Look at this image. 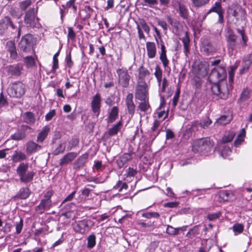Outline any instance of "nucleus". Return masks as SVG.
Wrapping results in <instances>:
<instances>
[{"mask_svg":"<svg viewBox=\"0 0 252 252\" xmlns=\"http://www.w3.org/2000/svg\"><path fill=\"white\" fill-rule=\"evenodd\" d=\"M28 163H21L17 169V173L21 182L28 183L31 182L33 178L35 173L32 171H29Z\"/></svg>","mask_w":252,"mask_h":252,"instance_id":"1","label":"nucleus"},{"mask_svg":"<svg viewBox=\"0 0 252 252\" xmlns=\"http://www.w3.org/2000/svg\"><path fill=\"white\" fill-rule=\"evenodd\" d=\"M7 93L11 97L20 98L25 93V86L20 81L11 83L7 89Z\"/></svg>","mask_w":252,"mask_h":252,"instance_id":"2","label":"nucleus"},{"mask_svg":"<svg viewBox=\"0 0 252 252\" xmlns=\"http://www.w3.org/2000/svg\"><path fill=\"white\" fill-rule=\"evenodd\" d=\"M228 13L233 16L236 23L245 21L246 19V12L242 6L238 4H233L228 9Z\"/></svg>","mask_w":252,"mask_h":252,"instance_id":"3","label":"nucleus"},{"mask_svg":"<svg viewBox=\"0 0 252 252\" xmlns=\"http://www.w3.org/2000/svg\"><path fill=\"white\" fill-rule=\"evenodd\" d=\"M53 194V191L52 190H49L46 192L40 204L36 207L35 210L42 214L45 210H49L52 206V202L51 197Z\"/></svg>","mask_w":252,"mask_h":252,"instance_id":"4","label":"nucleus"},{"mask_svg":"<svg viewBox=\"0 0 252 252\" xmlns=\"http://www.w3.org/2000/svg\"><path fill=\"white\" fill-rule=\"evenodd\" d=\"M226 77V73L224 67L217 66L211 70L209 79L213 82H221Z\"/></svg>","mask_w":252,"mask_h":252,"instance_id":"5","label":"nucleus"},{"mask_svg":"<svg viewBox=\"0 0 252 252\" xmlns=\"http://www.w3.org/2000/svg\"><path fill=\"white\" fill-rule=\"evenodd\" d=\"M209 70V63L207 62H200L196 63L194 67V72L198 78L206 76Z\"/></svg>","mask_w":252,"mask_h":252,"instance_id":"6","label":"nucleus"},{"mask_svg":"<svg viewBox=\"0 0 252 252\" xmlns=\"http://www.w3.org/2000/svg\"><path fill=\"white\" fill-rule=\"evenodd\" d=\"M148 86L147 83H137L135 89V97L140 100H145L147 98Z\"/></svg>","mask_w":252,"mask_h":252,"instance_id":"7","label":"nucleus"},{"mask_svg":"<svg viewBox=\"0 0 252 252\" xmlns=\"http://www.w3.org/2000/svg\"><path fill=\"white\" fill-rule=\"evenodd\" d=\"M32 37L31 34H28L24 36L19 43L20 50L23 52H29L32 48Z\"/></svg>","mask_w":252,"mask_h":252,"instance_id":"8","label":"nucleus"},{"mask_svg":"<svg viewBox=\"0 0 252 252\" xmlns=\"http://www.w3.org/2000/svg\"><path fill=\"white\" fill-rule=\"evenodd\" d=\"M119 77V83L123 87L126 88L129 85L130 76L126 69L119 68L117 70Z\"/></svg>","mask_w":252,"mask_h":252,"instance_id":"9","label":"nucleus"},{"mask_svg":"<svg viewBox=\"0 0 252 252\" xmlns=\"http://www.w3.org/2000/svg\"><path fill=\"white\" fill-rule=\"evenodd\" d=\"M38 19L35 17V11L33 8L30 9L26 13L24 21L30 27H34L38 23Z\"/></svg>","mask_w":252,"mask_h":252,"instance_id":"10","label":"nucleus"},{"mask_svg":"<svg viewBox=\"0 0 252 252\" xmlns=\"http://www.w3.org/2000/svg\"><path fill=\"white\" fill-rule=\"evenodd\" d=\"M101 106V97L99 94H96L93 97L91 102V108L93 112L98 116L100 113Z\"/></svg>","mask_w":252,"mask_h":252,"instance_id":"11","label":"nucleus"},{"mask_svg":"<svg viewBox=\"0 0 252 252\" xmlns=\"http://www.w3.org/2000/svg\"><path fill=\"white\" fill-rule=\"evenodd\" d=\"M149 71L141 65L138 69V75L137 76V83H146L145 79L150 76Z\"/></svg>","mask_w":252,"mask_h":252,"instance_id":"12","label":"nucleus"},{"mask_svg":"<svg viewBox=\"0 0 252 252\" xmlns=\"http://www.w3.org/2000/svg\"><path fill=\"white\" fill-rule=\"evenodd\" d=\"M207 145V141L204 138L199 139L193 141L192 150L193 152L197 153L205 149Z\"/></svg>","mask_w":252,"mask_h":252,"instance_id":"13","label":"nucleus"},{"mask_svg":"<svg viewBox=\"0 0 252 252\" xmlns=\"http://www.w3.org/2000/svg\"><path fill=\"white\" fill-rule=\"evenodd\" d=\"M133 95L132 93H129L126 98V105L127 108V111L128 113L132 116L135 112V105L133 101Z\"/></svg>","mask_w":252,"mask_h":252,"instance_id":"14","label":"nucleus"},{"mask_svg":"<svg viewBox=\"0 0 252 252\" xmlns=\"http://www.w3.org/2000/svg\"><path fill=\"white\" fill-rule=\"evenodd\" d=\"M252 64V53L248 55L242 61V69L240 70V74H244L248 71L249 69Z\"/></svg>","mask_w":252,"mask_h":252,"instance_id":"15","label":"nucleus"},{"mask_svg":"<svg viewBox=\"0 0 252 252\" xmlns=\"http://www.w3.org/2000/svg\"><path fill=\"white\" fill-rule=\"evenodd\" d=\"M214 12L217 13L219 15L218 23H222L223 22V12L221 9L220 2H216L214 6H213L210 10L208 13Z\"/></svg>","mask_w":252,"mask_h":252,"instance_id":"16","label":"nucleus"},{"mask_svg":"<svg viewBox=\"0 0 252 252\" xmlns=\"http://www.w3.org/2000/svg\"><path fill=\"white\" fill-rule=\"evenodd\" d=\"M6 48L10 54V57L12 60H16L17 58V53L14 41L9 40L6 42Z\"/></svg>","mask_w":252,"mask_h":252,"instance_id":"17","label":"nucleus"},{"mask_svg":"<svg viewBox=\"0 0 252 252\" xmlns=\"http://www.w3.org/2000/svg\"><path fill=\"white\" fill-rule=\"evenodd\" d=\"M77 155V153L75 152L67 153L60 159V165L62 166L71 163L76 158Z\"/></svg>","mask_w":252,"mask_h":252,"instance_id":"18","label":"nucleus"},{"mask_svg":"<svg viewBox=\"0 0 252 252\" xmlns=\"http://www.w3.org/2000/svg\"><path fill=\"white\" fill-rule=\"evenodd\" d=\"M41 148L40 145L32 141H30L26 144V151L29 154H32L39 151Z\"/></svg>","mask_w":252,"mask_h":252,"instance_id":"19","label":"nucleus"},{"mask_svg":"<svg viewBox=\"0 0 252 252\" xmlns=\"http://www.w3.org/2000/svg\"><path fill=\"white\" fill-rule=\"evenodd\" d=\"M89 157L88 153H85L81 155L73 163V168L75 169H78L84 166Z\"/></svg>","mask_w":252,"mask_h":252,"instance_id":"20","label":"nucleus"},{"mask_svg":"<svg viewBox=\"0 0 252 252\" xmlns=\"http://www.w3.org/2000/svg\"><path fill=\"white\" fill-rule=\"evenodd\" d=\"M146 49L147 51V55L149 58H154L156 55V46L154 42H146Z\"/></svg>","mask_w":252,"mask_h":252,"instance_id":"21","label":"nucleus"},{"mask_svg":"<svg viewBox=\"0 0 252 252\" xmlns=\"http://www.w3.org/2000/svg\"><path fill=\"white\" fill-rule=\"evenodd\" d=\"M220 94L219 97L222 99L226 98L229 95V90L226 82L222 81L220 82Z\"/></svg>","mask_w":252,"mask_h":252,"instance_id":"22","label":"nucleus"},{"mask_svg":"<svg viewBox=\"0 0 252 252\" xmlns=\"http://www.w3.org/2000/svg\"><path fill=\"white\" fill-rule=\"evenodd\" d=\"M50 127L46 126H45L41 131L38 134L37 137V142L38 143H42L45 139L47 136L49 132H50Z\"/></svg>","mask_w":252,"mask_h":252,"instance_id":"23","label":"nucleus"},{"mask_svg":"<svg viewBox=\"0 0 252 252\" xmlns=\"http://www.w3.org/2000/svg\"><path fill=\"white\" fill-rule=\"evenodd\" d=\"M10 23V18L8 16H5L0 20V34H2L6 32L8 28V24Z\"/></svg>","mask_w":252,"mask_h":252,"instance_id":"24","label":"nucleus"},{"mask_svg":"<svg viewBox=\"0 0 252 252\" xmlns=\"http://www.w3.org/2000/svg\"><path fill=\"white\" fill-rule=\"evenodd\" d=\"M182 41L184 45V52L186 56H188L189 53L190 39L187 32H186L185 35L183 37Z\"/></svg>","mask_w":252,"mask_h":252,"instance_id":"25","label":"nucleus"},{"mask_svg":"<svg viewBox=\"0 0 252 252\" xmlns=\"http://www.w3.org/2000/svg\"><path fill=\"white\" fill-rule=\"evenodd\" d=\"M166 52L165 47L162 44L161 45V53L159 58L164 67H167L169 63V61L166 57Z\"/></svg>","mask_w":252,"mask_h":252,"instance_id":"26","label":"nucleus"},{"mask_svg":"<svg viewBox=\"0 0 252 252\" xmlns=\"http://www.w3.org/2000/svg\"><path fill=\"white\" fill-rule=\"evenodd\" d=\"M30 194V191L28 188H22L21 189H20L16 195H15V197L21 199H25L29 197Z\"/></svg>","mask_w":252,"mask_h":252,"instance_id":"27","label":"nucleus"},{"mask_svg":"<svg viewBox=\"0 0 252 252\" xmlns=\"http://www.w3.org/2000/svg\"><path fill=\"white\" fill-rule=\"evenodd\" d=\"M212 123V121L209 118H207L202 122L198 123V122H194L191 125V127L193 129L194 127L199 126L203 128H207Z\"/></svg>","mask_w":252,"mask_h":252,"instance_id":"28","label":"nucleus"},{"mask_svg":"<svg viewBox=\"0 0 252 252\" xmlns=\"http://www.w3.org/2000/svg\"><path fill=\"white\" fill-rule=\"evenodd\" d=\"M232 120V117L231 116L223 115L221 116L215 123L216 125H225L228 124Z\"/></svg>","mask_w":252,"mask_h":252,"instance_id":"29","label":"nucleus"},{"mask_svg":"<svg viewBox=\"0 0 252 252\" xmlns=\"http://www.w3.org/2000/svg\"><path fill=\"white\" fill-rule=\"evenodd\" d=\"M23 70V66L21 64H17L15 66H10L9 68V71L12 75L19 76L21 74V71Z\"/></svg>","mask_w":252,"mask_h":252,"instance_id":"30","label":"nucleus"},{"mask_svg":"<svg viewBox=\"0 0 252 252\" xmlns=\"http://www.w3.org/2000/svg\"><path fill=\"white\" fill-rule=\"evenodd\" d=\"M118 116V108L116 106L112 107L110 112L109 113L108 121L109 123L114 122Z\"/></svg>","mask_w":252,"mask_h":252,"instance_id":"31","label":"nucleus"},{"mask_svg":"<svg viewBox=\"0 0 252 252\" xmlns=\"http://www.w3.org/2000/svg\"><path fill=\"white\" fill-rule=\"evenodd\" d=\"M245 129L242 128L241 130L240 133L238 135L237 137L234 142V144L236 147L239 146L242 143V142L244 141V138L245 137Z\"/></svg>","mask_w":252,"mask_h":252,"instance_id":"32","label":"nucleus"},{"mask_svg":"<svg viewBox=\"0 0 252 252\" xmlns=\"http://www.w3.org/2000/svg\"><path fill=\"white\" fill-rule=\"evenodd\" d=\"M26 158V155L20 151H16L15 154L12 156V159L14 162L20 161L25 159Z\"/></svg>","mask_w":252,"mask_h":252,"instance_id":"33","label":"nucleus"},{"mask_svg":"<svg viewBox=\"0 0 252 252\" xmlns=\"http://www.w3.org/2000/svg\"><path fill=\"white\" fill-rule=\"evenodd\" d=\"M179 10L180 16L182 18H183L184 19H187L188 18V11L185 5L181 3H179Z\"/></svg>","mask_w":252,"mask_h":252,"instance_id":"34","label":"nucleus"},{"mask_svg":"<svg viewBox=\"0 0 252 252\" xmlns=\"http://www.w3.org/2000/svg\"><path fill=\"white\" fill-rule=\"evenodd\" d=\"M122 126L121 122H119L109 130L108 133L110 136H113L116 134L121 129Z\"/></svg>","mask_w":252,"mask_h":252,"instance_id":"35","label":"nucleus"},{"mask_svg":"<svg viewBox=\"0 0 252 252\" xmlns=\"http://www.w3.org/2000/svg\"><path fill=\"white\" fill-rule=\"evenodd\" d=\"M251 94V90L248 88L247 87L244 89L242 92L241 93L240 99L243 101L247 100L250 98Z\"/></svg>","mask_w":252,"mask_h":252,"instance_id":"36","label":"nucleus"},{"mask_svg":"<svg viewBox=\"0 0 252 252\" xmlns=\"http://www.w3.org/2000/svg\"><path fill=\"white\" fill-rule=\"evenodd\" d=\"M143 101L139 103L138 108L140 111L143 112H147L150 109V106L148 100H143Z\"/></svg>","mask_w":252,"mask_h":252,"instance_id":"37","label":"nucleus"},{"mask_svg":"<svg viewBox=\"0 0 252 252\" xmlns=\"http://www.w3.org/2000/svg\"><path fill=\"white\" fill-rule=\"evenodd\" d=\"M65 149V142H61L57 148L53 151V154L55 156L58 155L63 153Z\"/></svg>","mask_w":252,"mask_h":252,"instance_id":"38","label":"nucleus"},{"mask_svg":"<svg viewBox=\"0 0 252 252\" xmlns=\"http://www.w3.org/2000/svg\"><path fill=\"white\" fill-rule=\"evenodd\" d=\"M220 149H221L220 155L224 158H226L227 156L230 155L232 152L230 148L225 145L220 146Z\"/></svg>","mask_w":252,"mask_h":252,"instance_id":"39","label":"nucleus"},{"mask_svg":"<svg viewBox=\"0 0 252 252\" xmlns=\"http://www.w3.org/2000/svg\"><path fill=\"white\" fill-rule=\"evenodd\" d=\"M24 119L25 122L29 124H33L35 121L33 114L30 112H26L25 114Z\"/></svg>","mask_w":252,"mask_h":252,"instance_id":"40","label":"nucleus"},{"mask_svg":"<svg viewBox=\"0 0 252 252\" xmlns=\"http://www.w3.org/2000/svg\"><path fill=\"white\" fill-rule=\"evenodd\" d=\"M214 83L211 86V90L212 91V93L216 94V95L219 96V94H220V82H217L216 83V82H213Z\"/></svg>","mask_w":252,"mask_h":252,"instance_id":"41","label":"nucleus"},{"mask_svg":"<svg viewBox=\"0 0 252 252\" xmlns=\"http://www.w3.org/2000/svg\"><path fill=\"white\" fill-rule=\"evenodd\" d=\"M25 63L28 68H31L35 65V61L32 57L28 56L25 58Z\"/></svg>","mask_w":252,"mask_h":252,"instance_id":"42","label":"nucleus"},{"mask_svg":"<svg viewBox=\"0 0 252 252\" xmlns=\"http://www.w3.org/2000/svg\"><path fill=\"white\" fill-rule=\"evenodd\" d=\"M87 247L89 248H93L95 245V236L94 234L90 235L88 238Z\"/></svg>","mask_w":252,"mask_h":252,"instance_id":"43","label":"nucleus"},{"mask_svg":"<svg viewBox=\"0 0 252 252\" xmlns=\"http://www.w3.org/2000/svg\"><path fill=\"white\" fill-rule=\"evenodd\" d=\"M180 228H175L170 225H168L166 229V233L171 235H177L179 233Z\"/></svg>","mask_w":252,"mask_h":252,"instance_id":"44","label":"nucleus"},{"mask_svg":"<svg viewBox=\"0 0 252 252\" xmlns=\"http://www.w3.org/2000/svg\"><path fill=\"white\" fill-rule=\"evenodd\" d=\"M32 3L31 0H25L19 3L20 8L22 10H25Z\"/></svg>","mask_w":252,"mask_h":252,"instance_id":"45","label":"nucleus"},{"mask_svg":"<svg viewBox=\"0 0 252 252\" xmlns=\"http://www.w3.org/2000/svg\"><path fill=\"white\" fill-rule=\"evenodd\" d=\"M202 50L206 54H209L213 52L214 49L212 45L208 43L202 47Z\"/></svg>","mask_w":252,"mask_h":252,"instance_id":"46","label":"nucleus"},{"mask_svg":"<svg viewBox=\"0 0 252 252\" xmlns=\"http://www.w3.org/2000/svg\"><path fill=\"white\" fill-rule=\"evenodd\" d=\"M83 11L86 13L84 17L85 19L90 18L93 12V10L89 5H85Z\"/></svg>","mask_w":252,"mask_h":252,"instance_id":"47","label":"nucleus"},{"mask_svg":"<svg viewBox=\"0 0 252 252\" xmlns=\"http://www.w3.org/2000/svg\"><path fill=\"white\" fill-rule=\"evenodd\" d=\"M192 2L195 7H200L202 6L205 4H206L209 0H191Z\"/></svg>","mask_w":252,"mask_h":252,"instance_id":"48","label":"nucleus"},{"mask_svg":"<svg viewBox=\"0 0 252 252\" xmlns=\"http://www.w3.org/2000/svg\"><path fill=\"white\" fill-rule=\"evenodd\" d=\"M233 230L234 232L237 233H241L243 231L244 226L242 224H236L233 226Z\"/></svg>","mask_w":252,"mask_h":252,"instance_id":"49","label":"nucleus"},{"mask_svg":"<svg viewBox=\"0 0 252 252\" xmlns=\"http://www.w3.org/2000/svg\"><path fill=\"white\" fill-rule=\"evenodd\" d=\"M86 224L84 222H80L76 225L75 229L77 231L80 233H84L85 229L84 227L86 226Z\"/></svg>","mask_w":252,"mask_h":252,"instance_id":"50","label":"nucleus"},{"mask_svg":"<svg viewBox=\"0 0 252 252\" xmlns=\"http://www.w3.org/2000/svg\"><path fill=\"white\" fill-rule=\"evenodd\" d=\"M234 135L235 134L233 132H231L227 136H224L222 139V141L224 143H228L231 142L233 140Z\"/></svg>","mask_w":252,"mask_h":252,"instance_id":"51","label":"nucleus"},{"mask_svg":"<svg viewBox=\"0 0 252 252\" xmlns=\"http://www.w3.org/2000/svg\"><path fill=\"white\" fill-rule=\"evenodd\" d=\"M139 24H140V26L142 27V28H143V29L144 30V31L148 33L150 32V29L149 27L147 25L146 22L143 19H140Z\"/></svg>","mask_w":252,"mask_h":252,"instance_id":"52","label":"nucleus"},{"mask_svg":"<svg viewBox=\"0 0 252 252\" xmlns=\"http://www.w3.org/2000/svg\"><path fill=\"white\" fill-rule=\"evenodd\" d=\"M25 135L23 133H16L11 136V138L15 140H20L24 139Z\"/></svg>","mask_w":252,"mask_h":252,"instance_id":"53","label":"nucleus"},{"mask_svg":"<svg viewBox=\"0 0 252 252\" xmlns=\"http://www.w3.org/2000/svg\"><path fill=\"white\" fill-rule=\"evenodd\" d=\"M237 66H232L230 67V69L229 71L228 75H229V79L230 81H232L234 77V72L235 70L236 69Z\"/></svg>","mask_w":252,"mask_h":252,"instance_id":"54","label":"nucleus"},{"mask_svg":"<svg viewBox=\"0 0 252 252\" xmlns=\"http://www.w3.org/2000/svg\"><path fill=\"white\" fill-rule=\"evenodd\" d=\"M23 226V220L20 219V221L16 224V229L17 234L21 233Z\"/></svg>","mask_w":252,"mask_h":252,"instance_id":"55","label":"nucleus"},{"mask_svg":"<svg viewBox=\"0 0 252 252\" xmlns=\"http://www.w3.org/2000/svg\"><path fill=\"white\" fill-rule=\"evenodd\" d=\"M55 110H52L49 112H48L45 116V120L47 121H49L51 120L52 118L55 115Z\"/></svg>","mask_w":252,"mask_h":252,"instance_id":"56","label":"nucleus"},{"mask_svg":"<svg viewBox=\"0 0 252 252\" xmlns=\"http://www.w3.org/2000/svg\"><path fill=\"white\" fill-rule=\"evenodd\" d=\"M178 202H170L166 203L164 204V207L169 208H176L179 205Z\"/></svg>","mask_w":252,"mask_h":252,"instance_id":"57","label":"nucleus"},{"mask_svg":"<svg viewBox=\"0 0 252 252\" xmlns=\"http://www.w3.org/2000/svg\"><path fill=\"white\" fill-rule=\"evenodd\" d=\"M154 222L149 221L147 223L143 222H139L138 224L140 225L142 227L147 228V227H151L154 225Z\"/></svg>","mask_w":252,"mask_h":252,"instance_id":"58","label":"nucleus"},{"mask_svg":"<svg viewBox=\"0 0 252 252\" xmlns=\"http://www.w3.org/2000/svg\"><path fill=\"white\" fill-rule=\"evenodd\" d=\"M7 104V100L4 97L3 93H1L0 94V106H4Z\"/></svg>","mask_w":252,"mask_h":252,"instance_id":"59","label":"nucleus"},{"mask_svg":"<svg viewBox=\"0 0 252 252\" xmlns=\"http://www.w3.org/2000/svg\"><path fill=\"white\" fill-rule=\"evenodd\" d=\"M75 193H76V191H73L71 193H70L69 195H68L63 200V201L62 202V204H63V203H65L66 202L71 201L73 199V198H74Z\"/></svg>","mask_w":252,"mask_h":252,"instance_id":"60","label":"nucleus"},{"mask_svg":"<svg viewBox=\"0 0 252 252\" xmlns=\"http://www.w3.org/2000/svg\"><path fill=\"white\" fill-rule=\"evenodd\" d=\"M237 36L234 33L230 32L227 37V42H236Z\"/></svg>","mask_w":252,"mask_h":252,"instance_id":"61","label":"nucleus"},{"mask_svg":"<svg viewBox=\"0 0 252 252\" xmlns=\"http://www.w3.org/2000/svg\"><path fill=\"white\" fill-rule=\"evenodd\" d=\"M162 71L158 66H156L155 68V75L156 78L162 77Z\"/></svg>","mask_w":252,"mask_h":252,"instance_id":"62","label":"nucleus"},{"mask_svg":"<svg viewBox=\"0 0 252 252\" xmlns=\"http://www.w3.org/2000/svg\"><path fill=\"white\" fill-rule=\"evenodd\" d=\"M126 162H127L128 160L131 158V156L129 153H125L120 157Z\"/></svg>","mask_w":252,"mask_h":252,"instance_id":"63","label":"nucleus"},{"mask_svg":"<svg viewBox=\"0 0 252 252\" xmlns=\"http://www.w3.org/2000/svg\"><path fill=\"white\" fill-rule=\"evenodd\" d=\"M161 88L160 90L162 92H164L166 87L168 86V81L165 78H164L161 83Z\"/></svg>","mask_w":252,"mask_h":252,"instance_id":"64","label":"nucleus"}]
</instances>
